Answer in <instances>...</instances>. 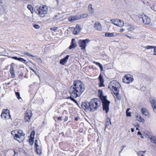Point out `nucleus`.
Here are the masks:
<instances>
[{
    "label": "nucleus",
    "instance_id": "obj_1",
    "mask_svg": "<svg viewBox=\"0 0 156 156\" xmlns=\"http://www.w3.org/2000/svg\"><path fill=\"white\" fill-rule=\"evenodd\" d=\"M73 85L69 89V93L71 95L70 97H68L67 99H70L78 105L77 101L73 98H76L77 97L80 96L84 91L85 88L84 85L80 81H74Z\"/></svg>",
    "mask_w": 156,
    "mask_h": 156
},
{
    "label": "nucleus",
    "instance_id": "obj_2",
    "mask_svg": "<svg viewBox=\"0 0 156 156\" xmlns=\"http://www.w3.org/2000/svg\"><path fill=\"white\" fill-rule=\"evenodd\" d=\"M101 105V102L98 98L92 99L88 103L89 110L92 112H94L97 110L98 108Z\"/></svg>",
    "mask_w": 156,
    "mask_h": 156
},
{
    "label": "nucleus",
    "instance_id": "obj_3",
    "mask_svg": "<svg viewBox=\"0 0 156 156\" xmlns=\"http://www.w3.org/2000/svg\"><path fill=\"white\" fill-rule=\"evenodd\" d=\"M35 12L41 17H43L48 12V8L46 5L36 6L34 8Z\"/></svg>",
    "mask_w": 156,
    "mask_h": 156
},
{
    "label": "nucleus",
    "instance_id": "obj_4",
    "mask_svg": "<svg viewBox=\"0 0 156 156\" xmlns=\"http://www.w3.org/2000/svg\"><path fill=\"white\" fill-rule=\"evenodd\" d=\"M102 98L103 99L101 100L102 103L103 109V110H105L106 112L107 113L109 111V104L110 102L106 98Z\"/></svg>",
    "mask_w": 156,
    "mask_h": 156
},
{
    "label": "nucleus",
    "instance_id": "obj_5",
    "mask_svg": "<svg viewBox=\"0 0 156 156\" xmlns=\"http://www.w3.org/2000/svg\"><path fill=\"white\" fill-rule=\"evenodd\" d=\"M1 117L5 119H7L11 118V116L10 114L9 111L8 109H4L1 115Z\"/></svg>",
    "mask_w": 156,
    "mask_h": 156
},
{
    "label": "nucleus",
    "instance_id": "obj_6",
    "mask_svg": "<svg viewBox=\"0 0 156 156\" xmlns=\"http://www.w3.org/2000/svg\"><path fill=\"white\" fill-rule=\"evenodd\" d=\"M139 20H142L145 24H149L151 23L150 19L145 15H141L139 16Z\"/></svg>",
    "mask_w": 156,
    "mask_h": 156
},
{
    "label": "nucleus",
    "instance_id": "obj_7",
    "mask_svg": "<svg viewBox=\"0 0 156 156\" xmlns=\"http://www.w3.org/2000/svg\"><path fill=\"white\" fill-rule=\"evenodd\" d=\"M133 80V76L127 74L122 78L123 82L127 84H129L132 83Z\"/></svg>",
    "mask_w": 156,
    "mask_h": 156
},
{
    "label": "nucleus",
    "instance_id": "obj_8",
    "mask_svg": "<svg viewBox=\"0 0 156 156\" xmlns=\"http://www.w3.org/2000/svg\"><path fill=\"white\" fill-rule=\"evenodd\" d=\"M90 41V40L86 39L85 40L79 41L78 43L80 47L81 48V49H85L87 46V44Z\"/></svg>",
    "mask_w": 156,
    "mask_h": 156
},
{
    "label": "nucleus",
    "instance_id": "obj_9",
    "mask_svg": "<svg viewBox=\"0 0 156 156\" xmlns=\"http://www.w3.org/2000/svg\"><path fill=\"white\" fill-rule=\"evenodd\" d=\"M116 84H119V83L117 81H112L109 83L108 87L111 90H112L115 92L118 91V90L116 85Z\"/></svg>",
    "mask_w": 156,
    "mask_h": 156
},
{
    "label": "nucleus",
    "instance_id": "obj_10",
    "mask_svg": "<svg viewBox=\"0 0 156 156\" xmlns=\"http://www.w3.org/2000/svg\"><path fill=\"white\" fill-rule=\"evenodd\" d=\"M32 116V112L30 110H27L25 114L24 120L25 122H29Z\"/></svg>",
    "mask_w": 156,
    "mask_h": 156
},
{
    "label": "nucleus",
    "instance_id": "obj_11",
    "mask_svg": "<svg viewBox=\"0 0 156 156\" xmlns=\"http://www.w3.org/2000/svg\"><path fill=\"white\" fill-rule=\"evenodd\" d=\"M14 66L15 64L14 63H12L10 65V68L9 71L12 78H14L15 76L14 70Z\"/></svg>",
    "mask_w": 156,
    "mask_h": 156
},
{
    "label": "nucleus",
    "instance_id": "obj_12",
    "mask_svg": "<svg viewBox=\"0 0 156 156\" xmlns=\"http://www.w3.org/2000/svg\"><path fill=\"white\" fill-rule=\"evenodd\" d=\"M17 133L20 136V138H21V139L22 140H25V134L23 132V130L21 129L18 130L17 131Z\"/></svg>",
    "mask_w": 156,
    "mask_h": 156
},
{
    "label": "nucleus",
    "instance_id": "obj_13",
    "mask_svg": "<svg viewBox=\"0 0 156 156\" xmlns=\"http://www.w3.org/2000/svg\"><path fill=\"white\" fill-rule=\"evenodd\" d=\"M76 47V42L75 41V39L73 38L72 39L71 44L69 47V49L70 50L72 48H75Z\"/></svg>",
    "mask_w": 156,
    "mask_h": 156
},
{
    "label": "nucleus",
    "instance_id": "obj_14",
    "mask_svg": "<svg viewBox=\"0 0 156 156\" xmlns=\"http://www.w3.org/2000/svg\"><path fill=\"white\" fill-rule=\"evenodd\" d=\"M89 102H83L81 104V107L84 109L89 110V107H88V103Z\"/></svg>",
    "mask_w": 156,
    "mask_h": 156
},
{
    "label": "nucleus",
    "instance_id": "obj_15",
    "mask_svg": "<svg viewBox=\"0 0 156 156\" xmlns=\"http://www.w3.org/2000/svg\"><path fill=\"white\" fill-rule=\"evenodd\" d=\"M69 56V55H68L63 58L61 59L60 61V63L63 65H64L67 62Z\"/></svg>",
    "mask_w": 156,
    "mask_h": 156
},
{
    "label": "nucleus",
    "instance_id": "obj_16",
    "mask_svg": "<svg viewBox=\"0 0 156 156\" xmlns=\"http://www.w3.org/2000/svg\"><path fill=\"white\" fill-rule=\"evenodd\" d=\"M141 111L142 113L145 116H147L149 115V112L146 108H142Z\"/></svg>",
    "mask_w": 156,
    "mask_h": 156
},
{
    "label": "nucleus",
    "instance_id": "obj_17",
    "mask_svg": "<svg viewBox=\"0 0 156 156\" xmlns=\"http://www.w3.org/2000/svg\"><path fill=\"white\" fill-rule=\"evenodd\" d=\"M80 19V18L79 17V16H73L69 17L68 18V20L69 21L71 22H73L74 21L79 20Z\"/></svg>",
    "mask_w": 156,
    "mask_h": 156
},
{
    "label": "nucleus",
    "instance_id": "obj_18",
    "mask_svg": "<svg viewBox=\"0 0 156 156\" xmlns=\"http://www.w3.org/2000/svg\"><path fill=\"white\" fill-rule=\"evenodd\" d=\"M94 28L96 30H101V25L98 22H96L94 24Z\"/></svg>",
    "mask_w": 156,
    "mask_h": 156
},
{
    "label": "nucleus",
    "instance_id": "obj_19",
    "mask_svg": "<svg viewBox=\"0 0 156 156\" xmlns=\"http://www.w3.org/2000/svg\"><path fill=\"white\" fill-rule=\"evenodd\" d=\"M149 101L152 107L156 106V101L154 98L153 97L150 98L149 99Z\"/></svg>",
    "mask_w": 156,
    "mask_h": 156
},
{
    "label": "nucleus",
    "instance_id": "obj_20",
    "mask_svg": "<svg viewBox=\"0 0 156 156\" xmlns=\"http://www.w3.org/2000/svg\"><path fill=\"white\" fill-rule=\"evenodd\" d=\"M136 119L140 122H145L144 119L141 117L140 114H137L136 116Z\"/></svg>",
    "mask_w": 156,
    "mask_h": 156
},
{
    "label": "nucleus",
    "instance_id": "obj_21",
    "mask_svg": "<svg viewBox=\"0 0 156 156\" xmlns=\"http://www.w3.org/2000/svg\"><path fill=\"white\" fill-rule=\"evenodd\" d=\"M124 23L123 21L120 20H118L117 26L122 27L124 26Z\"/></svg>",
    "mask_w": 156,
    "mask_h": 156
},
{
    "label": "nucleus",
    "instance_id": "obj_22",
    "mask_svg": "<svg viewBox=\"0 0 156 156\" xmlns=\"http://www.w3.org/2000/svg\"><path fill=\"white\" fill-rule=\"evenodd\" d=\"M20 136L18 134H17L16 136H14V139L16 140L19 143L22 142L24 140H22L20 138Z\"/></svg>",
    "mask_w": 156,
    "mask_h": 156
},
{
    "label": "nucleus",
    "instance_id": "obj_23",
    "mask_svg": "<svg viewBox=\"0 0 156 156\" xmlns=\"http://www.w3.org/2000/svg\"><path fill=\"white\" fill-rule=\"evenodd\" d=\"M109 124L111 125V123L110 119L109 118H107L106 119L105 126V129L108 126Z\"/></svg>",
    "mask_w": 156,
    "mask_h": 156
},
{
    "label": "nucleus",
    "instance_id": "obj_24",
    "mask_svg": "<svg viewBox=\"0 0 156 156\" xmlns=\"http://www.w3.org/2000/svg\"><path fill=\"white\" fill-rule=\"evenodd\" d=\"M98 92L99 94V97L101 100L103 99L102 98H106V97L104 96L103 95V91L102 90H98Z\"/></svg>",
    "mask_w": 156,
    "mask_h": 156
},
{
    "label": "nucleus",
    "instance_id": "obj_25",
    "mask_svg": "<svg viewBox=\"0 0 156 156\" xmlns=\"http://www.w3.org/2000/svg\"><path fill=\"white\" fill-rule=\"evenodd\" d=\"M12 58L23 62H25L26 61V60L21 58H17L16 57L14 56L12 57Z\"/></svg>",
    "mask_w": 156,
    "mask_h": 156
},
{
    "label": "nucleus",
    "instance_id": "obj_26",
    "mask_svg": "<svg viewBox=\"0 0 156 156\" xmlns=\"http://www.w3.org/2000/svg\"><path fill=\"white\" fill-rule=\"evenodd\" d=\"M144 48H146L147 49H151L152 48H154V53L156 52V46H147L144 47Z\"/></svg>",
    "mask_w": 156,
    "mask_h": 156
},
{
    "label": "nucleus",
    "instance_id": "obj_27",
    "mask_svg": "<svg viewBox=\"0 0 156 156\" xmlns=\"http://www.w3.org/2000/svg\"><path fill=\"white\" fill-rule=\"evenodd\" d=\"M92 7V5L90 4H89L88 6V10L90 13H93L94 11V10Z\"/></svg>",
    "mask_w": 156,
    "mask_h": 156
},
{
    "label": "nucleus",
    "instance_id": "obj_28",
    "mask_svg": "<svg viewBox=\"0 0 156 156\" xmlns=\"http://www.w3.org/2000/svg\"><path fill=\"white\" fill-rule=\"evenodd\" d=\"M150 139L151 140V142L152 143L156 145V137L154 136H151L150 137Z\"/></svg>",
    "mask_w": 156,
    "mask_h": 156
},
{
    "label": "nucleus",
    "instance_id": "obj_29",
    "mask_svg": "<svg viewBox=\"0 0 156 156\" xmlns=\"http://www.w3.org/2000/svg\"><path fill=\"white\" fill-rule=\"evenodd\" d=\"M146 152V151H140L137 152V154L138 156H144Z\"/></svg>",
    "mask_w": 156,
    "mask_h": 156
},
{
    "label": "nucleus",
    "instance_id": "obj_30",
    "mask_svg": "<svg viewBox=\"0 0 156 156\" xmlns=\"http://www.w3.org/2000/svg\"><path fill=\"white\" fill-rule=\"evenodd\" d=\"M88 16V14H87L84 13L79 16V17L80 18V19L86 18Z\"/></svg>",
    "mask_w": 156,
    "mask_h": 156
},
{
    "label": "nucleus",
    "instance_id": "obj_31",
    "mask_svg": "<svg viewBox=\"0 0 156 156\" xmlns=\"http://www.w3.org/2000/svg\"><path fill=\"white\" fill-rule=\"evenodd\" d=\"M114 36L113 33H106L105 34V36L106 37H112Z\"/></svg>",
    "mask_w": 156,
    "mask_h": 156
},
{
    "label": "nucleus",
    "instance_id": "obj_32",
    "mask_svg": "<svg viewBox=\"0 0 156 156\" xmlns=\"http://www.w3.org/2000/svg\"><path fill=\"white\" fill-rule=\"evenodd\" d=\"M80 29H78L77 28H75L74 29L73 31V33L76 35L77 34V33L80 32Z\"/></svg>",
    "mask_w": 156,
    "mask_h": 156
},
{
    "label": "nucleus",
    "instance_id": "obj_33",
    "mask_svg": "<svg viewBox=\"0 0 156 156\" xmlns=\"http://www.w3.org/2000/svg\"><path fill=\"white\" fill-rule=\"evenodd\" d=\"M118 19L115 20L114 19H112L110 20L112 23L114 24L117 26L118 23Z\"/></svg>",
    "mask_w": 156,
    "mask_h": 156
},
{
    "label": "nucleus",
    "instance_id": "obj_34",
    "mask_svg": "<svg viewBox=\"0 0 156 156\" xmlns=\"http://www.w3.org/2000/svg\"><path fill=\"white\" fill-rule=\"evenodd\" d=\"M36 148V151L38 154H40L41 153V150L40 149L38 148V147H37V148Z\"/></svg>",
    "mask_w": 156,
    "mask_h": 156
},
{
    "label": "nucleus",
    "instance_id": "obj_35",
    "mask_svg": "<svg viewBox=\"0 0 156 156\" xmlns=\"http://www.w3.org/2000/svg\"><path fill=\"white\" fill-rule=\"evenodd\" d=\"M27 8L30 10L31 12L32 13V11H33V9L32 6L31 5H27Z\"/></svg>",
    "mask_w": 156,
    "mask_h": 156
},
{
    "label": "nucleus",
    "instance_id": "obj_36",
    "mask_svg": "<svg viewBox=\"0 0 156 156\" xmlns=\"http://www.w3.org/2000/svg\"><path fill=\"white\" fill-rule=\"evenodd\" d=\"M24 54H25V55H27V56H31L32 57H36V58H38V57H37V56L32 55L29 54V53H28L27 52H24Z\"/></svg>",
    "mask_w": 156,
    "mask_h": 156
},
{
    "label": "nucleus",
    "instance_id": "obj_37",
    "mask_svg": "<svg viewBox=\"0 0 156 156\" xmlns=\"http://www.w3.org/2000/svg\"><path fill=\"white\" fill-rule=\"evenodd\" d=\"M17 130H16L12 131L11 132V133L13 136H16L17 134Z\"/></svg>",
    "mask_w": 156,
    "mask_h": 156
},
{
    "label": "nucleus",
    "instance_id": "obj_38",
    "mask_svg": "<svg viewBox=\"0 0 156 156\" xmlns=\"http://www.w3.org/2000/svg\"><path fill=\"white\" fill-rule=\"evenodd\" d=\"M34 138H30L29 139V143L31 145H32L34 143Z\"/></svg>",
    "mask_w": 156,
    "mask_h": 156
},
{
    "label": "nucleus",
    "instance_id": "obj_39",
    "mask_svg": "<svg viewBox=\"0 0 156 156\" xmlns=\"http://www.w3.org/2000/svg\"><path fill=\"white\" fill-rule=\"evenodd\" d=\"M134 27L132 26V25H130L129 26V27L127 28V30H129V31H132L134 29Z\"/></svg>",
    "mask_w": 156,
    "mask_h": 156
},
{
    "label": "nucleus",
    "instance_id": "obj_40",
    "mask_svg": "<svg viewBox=\"0 0 156 156\" xmlns=\"http://www.w3.org/2000/svg\"><path fill=\"white\" fill-rule=\"evenodd\" d=\"M15 94H16V96L17 98L18 99H20L21 98V97H20V94L19 92H15Z\"/></svg>",
    "mask_w": 156,
    "mask_h": 156
},
{
    "label": "nucleus",
    "instance_id": "obj_41",
    "mask_svg": "<svg viewBox=\"0 0 156 156\" xmlns=\"http://www.w3.org/2000/svg\"><path fill=\"white\" fill-rule=\"evenodd\" d=\"M98 79L100 82H104V80L103 79V77L101 75V74L99 75L98 77Z\"/></svg>",
    "mask_w": 156,
    "mask_h": 156
},
{
    "label": "nucleus",
    "instance_id": "obj_42",
    "mask_svg": "<svg viewBox=\"0 0 156 156\" xmlns=\"http://www.w3.org/2000/svg\"><path fill=\"white\" fill-rule=\"evenodd\" d=\"M33 27L36 29H38L40 28V26L39 25L37 24H33Z\"/></svg>",
    "mask_w": 156,
    "mask_h": 156
},
{
    "label": "nucleus",
    "instance_id": "obj_43",
    "mask_svg": "<svg viewBox=\"0 0 156 156\" xmlns=\"http://www.w3.org/2000/svg\"><path fill=\"white\" fill-rule=\"evenodd\" d=\"M35 132L34 131H33L31 132L30 135V138H34V136L35 135Z\"/></svg>",
    "mask_w": 156,
    "mask_h": 156
},
{
    "label": "nucleus",
    "instance_id": "obj_44",
    "mask_svg": "<svg viewBox=\"0 0 156 156\" xmlns=\"http://www.w3.org/2000/svg\"><path fill=\"white\" fill-rule=\"evenodd\" d=\"M38 141L37 140H36L35 141V143H34V146H35V148H37V147H38Z\"/></svg>",
    "mask_w": 156,
    "mask_h": 156
},
{
    "label": "nucleus",
    "instance_id": "obj_45",
    "mask_svg": "<svg viewBox=\"0 0 156 156\" xmlns=\"http://www.w3.org/2000/svg\"><path fill=\"white\" fill-rule=\"evenodd\" d=\"M126 115L127 116H131V112H126Z\"/></svg>",
    "mask_w": 156,
    "mask_h": 156
},
{
    "label": "nucleus",
    "instance_id": "obj_46",
    "mask_svg": "<svg viewBox=\"0 0 156 156\" xmlns=\"http://www.w3.org/2000/svg\"><path fill=\"white\" fill-rule=\"evenodd\" d=\"M154 112L156 114V106L152 107Z\"/></svg>",
    "mask_w": 156,
    "mask_h": 156
},
{
    "label": "nucleus",
    "instance_id": "obj_47",
    "mask_svg": "<svg viewBox=\"0 0 156 156\" xmlns=\"http://www.w3.org/2000/svg\"><path fill=\"white\" fill-rule=\"evenodd\" d=\"M93 63H95V64H96L97 66H100L101 64L99 63V62H93Z\"/></svg>",
    "mask_w": 156,
    "mask_h": 156
},
{
    "label": "nucleus",
    "instance_id": "obj_48",
    "mask_svg": "<svg viewBox=\"0 0 156 156\" xmlns=\"http://www.w3.org/2000/svg\"><path fill=\"white\" fill-rule=\"evenodd\" d=\"M103 83H104V82H100V83H99V87H101L102 86H104V85Z\"/></svg>",
    "mask_w": 156,
    "mask_h": 156
},
{
    "label": "nucleus",
    "instance_id": "obj_49",
    "mask_svg": "<svg viewBox=\"0 0 156 156\" xmlns=\"http://www.w3.org/2000/svg\"><path fill=\"white\" fill-rule=\"evenodd\" d=\"M57 27H55L51 28L50 29V30H53V31H55V30L57 29Z\"/></svg>",
    "mask_w": 156,
    "mask_h": 156
},
{
    "label": "nucleus",
    "instance_id": "obj_50",
    "mask_svg": "<svg viewBox=\"0 0 156 156\" xmlns=\"http://www.w3.org/2000/svg\"><path fill=\"white\" fill-rule=\"evenodd\" d=\"M10 151L11 153H12L13 152H14V155L13 156H15V155L16 154V152L15 151L12 150H10Z\"/></svg>",
    "mask_w": 156,
    "mask_h": 156
},
{
    "label": "nucleus",
    "instance_id": "obj_51",
    "mask_svg": "<svg viewBox=\"0 0 156 156\" xmlns=\"http://www.w3.org/2000/svg\"><path fill=\"white\" fill-rule=\"evenodd\" d=\"M30 69L31 70L33 71L36 74V75H37L36 71H35L33 69L31 68H30Z\"/></svg>",
    "mask_w": 156,
    "mask_h": 156
},
{
    "label": "nucleus",
    "instance_id": "obj_52",
    "mask_svg": "<svg viewBox=\"0 0 156 156\" xmlns=\"http://www.w3.org/2000/svg\"><path fill=\"white\" fill-rule=\"evenodd\" d=\"M99 67L100 68V69L101 70V71H103L104 70H103V67H102V65H101L100 66H99Z\"/></svg>",
    "mask_w": 156,
    "mask_h": 156
},
{
    "label": "nucleus",
    "instance_id": "obj_53",
    "mask_svg": "<svg viewBox=\"0 0 156 156\" xmlns=\"http://www.w3.org/2000/svg\"><path fill=\"white\" fill-rule=\"evenodd\" d=\"M75 28H77L78 29H80V27L79 26V25L77 24L76 25Z\"/></svg>",
    "mask_w": 156,
    "mask_h": 156
},
{
    "label": "nucleus",
    "instance_id": "obj_54",
    "mask_svg": "<svg viewBox=\"0 0 156 156\" xmlns=\"http://www.w3.org/2000/svg\"><path fill=\"white\" fill-rule=\"evenodd\" d=\"M58 120L61 121L62 119V118L61 117H58Z\"/></svg>",
    "mask_w": 156,
    "mask_h": 156
},
{
    "label": "nucleus",
    "instance_id": "obj_55",
    "mask_svg": "<svg viewBox=\"0 0 156 156\" xmlns=\"http://www.w3.org/2000/svg\"><path fill=\"white\" fill-rule=\"evenodd\" d=\"M156 6L152 7V9L155 11Z\"/></svg>",
    "mask_w": 156,
    "mask_h": 156
},
{
    "label": "nucleus",
    "instance_id": "obj_56",
    "mask_svg": "<svg viewBox=\"0 0 156 156\" xmlns=\"http://www.w3.org/2000/svg\"><path fill=\"white\" fill-rule=\"evenodd\" d=\"M124 30L123 29H121L119 31L120 32L122 33V32H123L124 31Z\"/></svg>",
    "mask_w": 156,
    "mask_h": 156
},
{
    "label": "nucleus",
    "instance_id": "obj_57",
    "mask_svg": "<svg viewBox=\"0 0 156 156\" xmlns=\"http://www.w3.org/2000/svg\"><path fill=\"white\" fill-rule=\"evenodd\" d=\"M79 117H76L75 118V120L76 121H77L78 119H79Z\"/></svg>",
    "mask_w": 156,
    "mask_h": 156
},
{
    "label": "nucleus",
    "instance_id": "obj_58",
    "mask_svg": "<svg viewBox=\"0 0 156 156\" xmlns=\"http://www.w3.org/2000/svg\"><path fill=\"white\" fill-rule=\"evenodd\" d=\"M124 35L129 39H131L132 38L131 37L127 35L126 34H124Z\"/></svg>",
    "mask_w": 156,
    "mask_h": 156
},
{
    "label": "nucleus",
    "instance_id": "obj_59",
    "mask_svg": "<svg viewBox=\"0 0 156 156\" xmlns=\"http://www.w3.org/2000/svg\"><path fill=\"white\" fill-rule=\"evenodd\" d=\"M130 25V24H129L128 23H125V26L126 27H129Z\"/></svg>",
    "mask_w": 156,
    "mask_h": 156
},
{
    "label": "nucleus",
    "instance_id": "obj_60",
    "mask_svg": "<svg viewBox=\"0 0 156 156\" xmlns=\"http://www.w3.org/2000/svg\"><path fill=\"white\" fill-rule=\"evenodd\" d=\"M67 120H68V117L67 116L65 117V119H64V121H66Z\"/></svg>",
    "mask_w": 156,
    "mask_h": 156
},
{
    "label": "nucleus",
    "instance_id": "obj_61",
    "mask_svg": "<svg viewBox=\"0 0 156 156\" xmlns=\"http://www.w3.org/2000/svg\"><path fill=\"white\" fill-rule=\"evenodd\" d=\"M137 134L138 135H141V133L140 131H138L137 133Z\"/></svg>",
    "mask_w": 156,
    "mask_h": 156
},
{
    "label": "nucleus",
    "instance_id": "obj_62",
    "mask_svg": "<svg viewBox=\"0 0 156 156\" xmlns=\"http://www.w3.org/2000/svg\"><path fill=\"white\" fill-rule=\"evenodd\" d=\"M134 128H131V131L132 132H134Z\"/></svg>",
    "mask_w": 156,
    "mask_h": 156
},
{
    "label": "nucleus",
    "instance_id": "obj_63",
    "mask_svg": "<svg viewBox=\"0 0 156 156\" xmlns=\"http://www.w3.org/2000/svg\"><path fill=\"white\" fill-rule=\"evenodd\" d=\"M114 94L116 95V96H117L118 95V92L116 93H115V92H114Z\"/></svg>",
    "mask_w": 156,
    "mask_h": 156
},
{
    "label": "nucleus",
    "instance_id": "obj_64",
    "mask_svg": "<svg viewBox=\"0 0 156 156\" xmlns=\"http://www.w3.org/2000/svg\"><path fill=\"white\" fill-rule=\"evenodd\" d=\"M129 110V108H128L126 110V112H128Z\"/></svg>",
    "mask_w": 156,
    "mask_h": 156
}]
</instances>
